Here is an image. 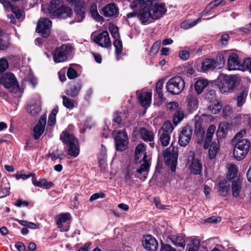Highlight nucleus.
<instances>
[{
    "mask_svg": "<svg viewBox=\"0 0 251 251\" xmlns=\"http://www.w3.org/2000/svg\"><path fill=\"white\" fill-rule=\"evenodd\" d=\"M151 1L149 0H133L130 4L133 12L128 13L127 17L131 18L137 16L142 24L147 25L153 20L159 19L166 12L163 4H160L151 8Z\"/></svg>",
    "mask_w": 251,
    "mask_h": 251,
    "instance_id": "1",
    "label": "nucleus"
},
{
    "mask_svg": "<svg viewBox=\"0 0 251 251\" xmlns=\"http://www.w3.org/2000/svg\"><path fill=\"white\" fill-rule=\"evenodd\" d=\"M42 10L59 19H66L73 14L71 8L66 6L61 0H52L49 4H43Z\"/></svg>",
    "mask_w": 251,
    "mask_h": 251,
    "instance_id": "2",
    "label": "nucleus"
},
{
    "mask_svg": "<svg viewBox=\"0 0 251 251\" xmlns=\"http://www.w3.org/2000/svg\"><path fill=\"white\" fill-rule=\"evenodd\" d=\"M135 155L136 161H138L140 159H141L139 161V163L141 164L140 168L136 169V177L144 180L146 179L148 174L150 157L147 155L146 148L143 144H140L136 147Z\"/></svg>",
    "mask_w": 251,
    "mask_h": 251,
    "instance_id": "3",
    "label": "nucleus"
},
{
    "mask_svg": "<svg viewBox=\"0 0 251 251\" xmlns=\"http://www.w3.org/2000/svg\"><path fill=\"white\" fill-rule=\"evenodd\" d=\"M218 79L221 93L226 94L232 93L238 81V78L235 75H228L224 74H221Z\"/></svg>",
    "mask_w": 251,
    "mask_h": 251,
    "instance_id": "4",
    "label": "nucleus"
},
{
    "mask_svg": "<svg viewBox=\"0 0 251 251\" xmlns=\"http://www.w3.org/2000/svg\"><path fill=\"white\" fill-rule=\"evenodd\" d=\"M61 140L68 146V153L70 156L76 157L79 153L78 141L74 136L66 131L60 135Z\"/></svg>",
    "mask_w": 251,
    "mask_h": 251,
    "instance_id": "5",
    "label": "nucleus"
},
{
    "mask_svg": "<svg viewBox=\"0 0 251 251\" xmlns=\"http://www.w3.org/2000/svg\"><path fill=\"white\" fill-rule=\"evenodd\" d=\"M234 147L233 154L237 160L243 159L247 155L251 146V143L248 139L233 141Z\"/></svg>",
    "mask_w": 251,
    "mask_h": 251,
    "instance_id": "6",
    "label": "nucleus"
},
{
    "mask_svg": "<svg viewBox=\"0 0 251 251\" xmlns=\"http://www.w3.org/2000/svg\"><path fill=\"white\" fill-rule=\"evenodd\" d=\"M164 161L166 165H171V170H176V165L178 157V149L172 142L169 148L163 151Z\"/></svg>",
    "mask_w": 251,
    "mask_h": 251,
    "instance_id": "7",
    "label": "nucleus"
},
{
    "mask_svg": "<svg viewBox=\"0 0 251 251\" xmlns=\"http://www.w3.org/2000/svg\"><path fill=\"white\" fill-rule=\"evenodd\" d=\"M185 82L180 76H174L167 82L166 86L167 90L172 94L178 95L184 89Z\"/></svg>",
    "mask_w": 251,
    "mask_h": 251,
    "instance_id": "8",
    "label": "nucleus"
},
{
    "mask_svg": "<svg viewBox=\"0 0 251 251\" xmlns=\"http://www.w3.org/2000/svg\"><path fill=\"white\" fill-rule=\"evenodd\" d=\"M0 82L4 88L9 89L11 92L15 93L19 89L16 79L12 73H8L2 75Z\"/></svg>",
    "mask_w": 251,
    "mask_h": 251,
    "instance_id": "9",
    "label": "nucleus"
},
{
    "mask_svg": "<svg viewBox=\"0 0 251 251\" xmlns=\"http://www.w3.org/2000/svg\"><path fill=\"white\" fill-rule=\"evenodd\" d=\"M52 23L48 18H41L36 27V31L43 37H47L50 34Z\"/></svg>",
    "mask_w": 251,
    "mask_h": 251,
    "instance_id": "10",
    "label": "nucleus"
},
{
    "mask_svg": "<svg viewBox=\"0 0 251 251\" xmlns=\"http://www.w3.org/2000/svg\"><path fill=\"white\" fill-rule=\"evenodd\" d=\"M71 215L69 213H61L56 218V224L57 227L62 232H66L69 230Z\"/></svg>",
    "mask_w": 251,
    "mask_h": 251,
    "instance_id": "11",
    "label": "nucleus"
},
{
    "mask_svg": "<svg viewBox=\"0 0 251 251\" xmlns=\"http://www.w3.org/2000/svg\"><path fill=\"white\" fill-rule=\"evenodd\" d=\"M114 139L116 150L121 151H125L128 141L126 133L124 131L118 132Z\"/></svg>",
    "mask_w": 251,
    "mask_h": 251,
    "instance_id": "12",
    "label": "nucleus"
},
{
    "mask_svg": "<svg viewBox=\"0 0 251 251\" xmlns=\"http://www.w3.org/2000/svg\"><path fill=\"white\" fill-rule=\"evenodd\" d=\"M70 47L65 45L56 49L53 54L54 62L59 63L66 61L70 53Z\"/></svg>",
    "mask_w": 251,
    "mask_h": 251,
    "instance_id": "13",
    "label": "nucleus"
},
{
    "mask_svg": "<svg viewBox=\"0 0 251 251\" xmlns=\"http://www.w3.org/2000/svg\"><path fill=\"white\" fill-rule=\"evenodd\" d=\"M225 53H229V56L227 59L228 69L231 70H244V67L241 66L239 60L238 56L233 52L227 50L224 51Z\"/></svg>",
    "mask_w": 251,
    "mask_h": 251,
    "instance_id": "14",
    "label": "nucleus"
},
{
    "mask_svg": "<svg viewBox=\"0 0 251 251\" xmlns=\"http://www.w3.org/2000/svg\"><path fill=\"white\" fill-rule=\"evenodd\" d=\"M74 6L75 22H81L85 18V3L83 1H76V3L74 4Z\"/></svg>",
    "mask_w": 251,
    "mask_h": 251,
    "instance_id": "15",
    "label": "nucleus"
},
{
    "mask_svg": "<svg viewBox=\"0 0 251 251\" xmlns=\"http://www.w3.org/2000/svg\"><path fill=\"white\" fill-rule=\"evenodd\" d=\"M142 244L145 249L149 251H156L158 246L156 239L151 235L144 237Z\"/></svg>",
    "mask_w": 251,
    "mask_h": 251,
    "instance_id": "16",
    "label": "nucleus"
},
{
    "mask_svg": "<svg viewBox=\"0 0 251 251\" xmlns=\"http://www.w3.org/2000/svg\"><path fill=\"white\" fill-rule=\"evenodd\" d=\"M94 41L96 44L103 48H107L111 45L109 34L107 31L99 34L94 38Z\"/></svg>",
    "mask_w": 251,
    "mask_h": 251,
    "instance_id": "17",
    "label": "nucleus"
},
{
    "mask_svg": "<svg viewBox=\"0 0 251 251\" xmlns=\"http://www.w3.org/2000/svg\"><path fill=\"white\" fill-rule=\"evenodd\" d=\"M192 134V130L189 126L184 127L180 131L178 142L182 147H185L190 142Z\"/></svg>",
    "mask_w": 251,
    "mask_h": 251,
    "instance_id": "18",
    "label": "nucleus"
},
{
    "mask_svg": "<svg viewBox=\"0 0 251 251\" xmlns=\"http://www.w3.org/2000/svg\"><path fill=\"white\" fill-rule=\"evenodd\" d=\"M242 188V179L237 177L232 181L231 190L233 197L240 199H243L245 196L241 195Z\"/></svg>",
    "mask_w": 251,
    "mask_h": 251,
    "instance_id": "19",
    "label": "nucleus"
},
{
    "mask_svg": "<svg viewBox=\"0 0 251 251\" xmlns=\"http://www.w3.org/2000/svg\"><path fill=\"white\" fill-rule=\"evenodd\" d=\"M41 109V102L39 98L31 100L26 107L27 112L33 116L38 114Z\"/></svg>",
    "mask_w": 251,
    "mask_h": 251,
    "instance_id": "20",
    "label": "nucleus"
},
{
    "mask_svg": "<svg viewBox=\"0 0 251 251\" xmlns=\"http://www.w3.org/2000/svg\"><path fill=\"white\" fill-rule=\"evenodd\" d=\"M136 94L141 104L144 107L149 106L151 100V93L145 91H137Z\"/></svg>",
    "mask_w": 251,
    "mask_h": 251,
    "instance_id": "21",
    "label": "nucleus"
},
{
    "mask_svg": "<svg viewBox=\"0 0 251 251\" xmlns=\"http://www.w3.org/2000/svg\"><path fill=\"white\" fill-rule=\"evenodd\" d=\"M46 124V117L42 116L40 117L38 123L33 129L34 137L37 139L44 133Z\"/></svg>",
    "mask_w": 251,
    "mask_h": 251,
    "instance_id": "22",
    "label": "nucleus"
},
{
    "mask_svg": "<svg viewBox=\"0 0 251 251\" xmlns=\"http://www.w3.org/2000/svg\"><path fill=\"white\" fill-rule=\"evenodd\" d=\"M167 241L169 243H172L174 245L184 248L185 241L183 235L171 234L168 236Z\"/></svg>",
    "mask_w": 251,
    "mask_h": 251,
    "instance_id": "23",
    "label": "nucleus"
},
{
    "mask_svg": "<svg viewBox=\"0 0 251 251\" xmlns=\"http://www.w3.org/2000/svg\"><path fill=\"white\" fill-rule=\"evenodd\" d=\"M230 128L231 125L229 124L226 123H221L216 133L217 138H223L226 137Z\"/></svg>",
    "mask_w": 251,
    "mask_h": 251,
    "instance_id": "24",
    "label": "nucleus"
},
{
    "mask_svg": "<svg viewBox=\"0 0 251 251\" xmlns=\"http://www.w3.org/2000/svg\"><path fill=\"white\" fill-rule=\"evenodd\" d=\"M102 12L105 17L114 16L118 13V8L114 3H110L102 9Z\"/></svg>",
    "mask_w": 251,
    "mask_h": 251,
    "instance_id": "25",
    "label": "nucleus"
},
{
    "mask_svg": "<svg viewBox=\"0 0 251 251\" xmlns=\"http://www.w3.org/2000/svg\"><path fill=\"white\" fill-rule=\"evenodd\" d=\"M141 138L145 141L150 142V145L151 148L153 147L154 144L151 142L154 139V134L152 132L142 127L140 129Z\"/></svg>",
    "mask_w": 251,
    "mask_h": 251,
    "instance_id": "26",
    "label": "nucleus"
},
{
    "mask_svg": "<svg viewBox=\"0 0 251 251\" xmlns=\"http://www.w3.org/2000/svg\"><path fill=\"white\" fill-rule=\"evenodd\" d=\"M81 87L82 85L80 83H76L67 89L65 91V93L66 95L75 98L78 96Z\"/></svg>",
    "mask_w": 251,
    "mask_h": 251,
    "instance_id": "27",
    "label": "nucleus"
},
{
    "mask_svg": "<svg viewBox=\"0 0 251 251\" xmlns=\"http://www.w3.org/2000/svg\"><path fill=\"white\" fill-rule=\"evenodd\" d=\"M208 82L207 79L201 78L197 80L194 84L196 92L198 94H201L208 85Z\"/></svg>",
    "mask_w": 251,
    "mask_h": 251,
    "instance_id": "28",
    "label": "nucleus"
},
{
    "mask_svg": "<svg viewBox=\"0 0 251 251\" xmlns=\"http://www.w3.org/2000/svg\"><path fill=\"white\" fill-rule=\"evenodd\" d=\"M191 172L195 175L200 174L202 170V164L199 160L193 159L190 166Z\"/></svg>",
    "mask_w": 251,
    "mask_h": 251,
    "instance_id": "29",
    "label": "nucleus"
},
{
    "mask_svg": "<svg viewBox=\"0 0 251 251\" xmlns=\"http://www.w3.org/2000/svg\"><path fill=\"white\" fill-rule=\"evenodd\" d=\"M215 130L216 126L214 125H212L208 127L206 134L204 144L203 145V147L205 149L208 148L209 143L211 142Z\"/></svg>",
    "mask_w": 251,
    "mask_h": 251,
    "instance_id": "30",
    "label": "nucleus"
},
{
    "mask_svg": "<svg viewBox=\"0 0 251 251\" xmlns=\"http://www.w3.org/2000/svg\"><path fill=\"white\" fill-rule=\"evenodd\" d=\"M61 97L62 104L66 108L72 110L76 106L77 102L75 100L70 99L66 95H62Z\"/></svg>",
    "mask_w": 251,
    "mask_h": 251,
    "instance_id": "31",
    "label": "nucleus"
},
{
    "mask_svg": "<svg viewBox=\"0 0 251 251\" xmlns=\"http://www.w3.org/2000/svg\"><path fill=\"white\" fill-rule=\"evenodd\" d=\"M227 170V178L228 179H232L237 176L238 171L237 166L234 164H228L226 166Z\"/></svg>",
    "mask_w": 251,
    "mask_h": 251,
    "instance_id": "32",
    "label": "nucleus"
},
{
    "mask_svg": "<svg viewBox=\"0 0 251 251\" xmlns=\"http://www.w3.org/2000/svg\"><path fill=\"white\" fill-rule=\"evenodd\" d=\"M230 184L227 181L225 180L221 181L218 185V189L220 194L222 196H226L228 193Z\"/></svg>",
    "mask_w": 251,
    "mask_h": 251,
    "instance_id": "33",
    "label": "nucleus"
},
{
    "mask_svg": "<svg viewBox=\"0 0 251 251\" xmlns=\"http://www.w3.org/2000/svg\"><path fill=\"white\" fill-rule=\"evenodd\" d=\"M218 66L217 62L213 59H206L202 63L201 68L203 71H206L209 69H213Z\"/></svg>",
    "mask_w": 251,
    "mask_h": 251,
    "instance_id": "34",
    "label": "nucleus"
},
{
    "mask_svg": "<svg viewBox=\"0 0 251 251\" xmlns=\"http://www.w3.org/2000/svg\"><path fill=\"white\" fill-rule=\"evenodd\" d=\"M220 149L218 142H213L210 145L208 150V156L210 159L215 158Z\"/></svg>",
    "mask_w": 251,
    "mask_h": 251,
    "instance_id": "35",
    "label": "nucleus"
},
{
    "mask_svg": "<svg viewBox=\"0 0 251 251\" xmlns=\"http://www.w3.org/2000/svg\"><path fill=\"white\" fill-rule=\"evenodd\" d=\"M187 104L189 110L192 112L198 109L199 101L196 97L191 96L187 99Z\"/></svg>",
    "mask_w": 251,
    "mask_h": 251,
    "instance_id": "36",
    "label": "nucleus"
},
{
    "mask_svg": "<svg viewBox=\"0 0 251 251\" xmlns=\"http://www.w3.org/2000/svg\"><path fill=\"white\" fill-rule=\"evenodd\" d=\"M248 95V91L244 89L240 92L237 97V103L238 107L242 106L246 101V97Z\"/></svg>",
    "mask_w": 251,
    "mask_h": 251,
    "instance_id": "37",
    "label": "nucleus"
},
{
    "mask_svg": "<svg viewBox=\"0 0 251 251\" xmlns=\"http://www.w3.org/2000/svg\"><path fill=\"white\" fill-rule=\"evenodd\" d=\"M90 12L92 18L97 22H101L103 20V18L98 13L97 6L95 3H93L90 7Z\"/></svg>",
    "mask_w": 251,
    "mask_h": 251,
    "instance_id": "38",
    "label": "nucleus"
},
{
    "mask_svg": "<svg viewBox=\"0 0 251 251\" xmlns=\"http://www.w3.org/2000/svg\"><path fill=\"white\" fill-rule=\"evenodd\" d=\"M201 18H199L196 20H188L181 23V27L183 29H187L195 26L198 23L201 22Z\"/></svg>",
    "mask_w": 251,
    "mask_h": 251,
    "instance_id": "39",
    "label": "nucleus"
},
{
    "mask_svg": "<svg viewBox=\"0 0 251 251\" xmlns=\"http://www.w3.org/2000/svg\"><path fill=\"white\" fill-rule=\"evenodd\" d=\"M174 130V127L172 124L169 122L164 123L162 126L161 129L159 130V133H168L171 134Z\"/></svg>",
    "mask_w": 251,
    "mask_h": 251,
    "instance_id": "40",
    "label": "nucleus"
},
{
    "mask_svg": "<svg viewBox=\"0 0 251 251\" xmlns=\"http://www.w3.org/2000/svg\"><path fill=\"white\" fill-rule=\"evenodd\" d=\"M200 241L196 238H191V243L189 244L188 251H198L200 247Z\"/></svg>",
    "mask_w": 251,
    "mask_h": 251,
    "instance_id": "41",
    "label": "nucleus"
},
{
    "mask_svg": "<svg viewBox=\"0 0 251 251\" xmlns=\"http://www.w3.org/2000/svg\"><path fill=\"white\" fill-rule=\"evenodd\" d=\"M58 112V107L54 108L49 115L48 119V125L50 126H53L56 123V116Z\"/></svg>",
    "mask_w": 251,
    "mask_h": 251,
    "instance_id": "42",
    "label": "nucleus"
},
{
    "mask_svg": "<svg viewBox=\"0 0 251 251\" xmlns=\"http://www.w3.org/2000/svg\"><path fill=\"white\" fill-rule=\"evenodd\" d=\"M194 120L195 123V131L203 133L204 130L202 127V119L201 117L197 116H195Z\"/></svg>",
    "mask_w": 251,
    "mask_h": 251,
    "instance_id": "43",
    "label": "nucleus"
},
{
    "mask_svg": "<svg viewBox=\"0 0 251 251\" xmlns=\"http://www.w3.org/2000/svg\"><path fill=\"white\" fill-rule=\"evenodd\" d=\"M222 108V104L219 101H217L213 105L209 106L208 107V111L211 114H217Z\"/></svg>",
    "mask_w": 251,
    "mask_h": 251,
    "instance_id": "44",
    "label": "nucleus"
},
{
    "mask_svg": "<svg viewBox=\"0 0 251 251\" xmlns=\"http://www.w3.org/2000/svg\"><path fill=\"white\" fill-rule=\"evenodd\" d=\"M160 134V141L163 146H167L170 142V135L168 133H159Z\"/></svg>",
    "mask_w": 251,
    "mask_h": 251,
    "instance_id": "45",
    "label": "nucleus"
},
{
    "mask_svg": "<svg viewBox=\"0 0 251 251\" xmlns=\"http://www.w3.org/2000/svg\"><path fill=\"white\" fill-rule=\"evenodd\" d=\"M53 183L51 181H48L45 178H42L40 180L38 187H42L46 189H50L53 187Z\"/></svg>",
    "mask_w": 251,
    "mask_h": 251,
    "instance_id": "46",
    "label": "nucleus"
},
{
    "mask_svg": "<svg viewBox=\"0 0 251 251\" xmlns=\"http://www.w3.org/2000/svg\"><path fill=\"white\" fill-rule=\"evenodd\" d=\"M113 44L116 49V53L117 55L118 56L120 55L123 50V45L122 42L119 40V38H117L115 39Z\"/></svg>",
    "mask_w": 251,
    "mask_h": 251,
    "instance_id": "47",
    "label": "nucleus"
},
{
    "mask_svg": "<svg viewBox=\"0 0 251 251\" xmlns=\"http://www.w3.org/2000/svg\"><path fill=\"white\" fill-rule=\"evenodd\" d=\"M9 42L8 39L3 36H0V50H4L8 48Z\"/></svg>",
    "mask_w": 251,
    "mask_h": 251,
    "instance_id": "48",
    "label": "nucleus"
},
{
    "mask_svg": "<svg viewBox=\"0 0 251 251\" xmlns=\"http://www.w3.org/2000/svg\"><path fill=\"white\" fill-rule=\"evenodd\" d=\"M109 30L115 39L119 38V33L118 32V27L114 25L111 24L109 26Z\"/></svg>",
    "mask_w": 251,
    "mask_h": 251,
    "instance_id": "49",
    "label": "nucleus"
},
{
    "mask_svg": "<svg viewBox=\"0 0 251 251\" xmlns=\"http://www.w3.org/2000/svg\"><path fill=\"white\" fill-rule=\"evenodd\" d=\"M246 130L243 129L237 132L234 137L232 141H240L243 139H247L244 137H246Z\"/></svg>",
    "mask_w": 251,
    "mask_h": 251,
    "instance_id": "50",
    "label": "nucleus"
},
{
    "mask_svg": "<svg viewBox=\"0 0 251 251\" xmlns=\"http://www.w3.org/2000/svg\"><path fill=\"white\" fill-rule=\"evenodd\" d=\"M136 173V169L132 166H129L127 168V173L125 176V179L126 180L128 181L131 179V176L132 175L135 176ZM136 177V176H135Z\"/></svg>",
    "mask_w": 251,
    "mask_h": 251,
    "instance_id": "51",
    "label": "nucleus"
},
{
    "mask_svg": "<svg viewBox=\"0 0 251 251\" xmlns=\"http://www.w3.org/2000/svg\"><path fill=\"white\" fill-rule=\"evenodd\" d=\"M241 66L244 67V70H240L242 71H248L251 73V58H246L244 60L243 63Z\"/></svg>",
    "mask_w": 251,
    "mask_h": 251,
    "instance_id": "52",
    "label": "nucleus"
},
{
    "mask_svg": "<svg viewBox=\"0 0 251 251\" xmlns=\"http://www.w3.org/2000/svg\"><path fill=\"white\" fill-rule=\"evenodd\" d=\"M161 45V41L158 40L156 41L152 46L151 50H150V54L151 55H154L159 50V49L160 48Z\"/></svg>",
    "mask_w": 251,
    "mask_h": 251,
    "instance_id": "53",
    "label": "nucleus"
},
{
    "mask_svg": "<svg viewBox=\"0 0 251 251\" xmlns=\"http://www.w3.org/2000/svg\"><path fill=\"white\" fill-rule=\"evenodd\" d=\"M8 63L7 60L4 57L0 59V73L5 71L8 68Z\"/></svg>",
    "mask_w": 251,
    "mask_h": 251,
    "instance_id": "54",
    "label": "nucleus"
},
{
    "mask_svg": "<svg viewBox=\"0 0 251 251\" xmlns=\"http://www.w3.org/2000/svg\"><path fill=\"white\" fill-rule=\"evenodd\" d=\"M215 61L217 62V64L218 65L217 68H221L224 66L226 61L224 54L223 53L219 54L217 56L216 60Z\"/></svg>",
    "mask_w": 251,
    "mask_h": 251,
    "instance_id": "55",
    "label": "nucleus"
},
{
    "mask_svg": "<svg viewBox=\"0 0 251 251\" xmlns=\"http://www.w3.org/2000/svg\"><path fill=\"white\" fill-rule=\"evenodd\" d=\"M224 5L226 4V1L224 0H215L210 2L208 6L209 9L214 8L219 5Z\"/></svg>",
    "mask_w": 251,
    "mask_h": 251,
    "instance_id": "56",
    "label": "nucleus"
},
{
    "mask_svg": "<svg viewBox=\"0 0 251 251\" xmlns=\"http://www.w3.org/2000/svg\"><path fill=\"white\" fill-rule=\"evenodd\" d=\"M205 99L210 102H212L216 99L215 92L213 90H211L205 94Z\"/></svg>",
    "mask_w": 251,
    "mask_h": 251,
    "instance_id": "57",
    "label": "nucleus"
},
{
    "mask_svg": "<svg viewBox=\"0 0 251 251\" xmlns=\"http://www.w3.org/2000/svg\"><path fill=\"white\" fill-rule=\"evenodd\" d=\"M67 75L70 79H74L77 76L76 71L71 67L68 68Z\"/></svg>",
    "mask_w": 251,
    "mask_h": 251,
    "instance_id": "58",
    "label": "nucleus"
},
{
    "mask_svg": "<svg viewBox=\"0 0 251 251\" xmlns=\"http://www.w3.org/2000/svg\"><path fill=\"white\" fill-rule=\"evenodd\" d=\"M12 12L15 14L17 19L21 21L23 19V17L21 11L16 7H11Z\"/></svg>",
    "mask_w": 251,
    "mask_h": 251,
    "instance_id": "59",
    "label": "nucleus"
},
{
    "mask_svg": "<svg viewBox=\"0 0 251 251\" xmlns=\"http://www.w3.org/2000/svg\"><path fill=\"white\" fill-rule=\"evenodd\" d=\"M179 56L181 59L186 60L189 58L190 54L187 50H181L179 52Z\"/></svg>",
    "mask_w": 251,
    "mask_h": 251,
    "instance_id": "60",
    "label": "nucleus"
},
{
    "mask_svg": "<svg viewBox=\"0 0 251 251\" xmlns=\"http://www.w3.org/2000/svg\"><path fill=\"white\" fill-rule=\"evenodd\" d=\"M113 121L114 123L117 124L118 127H121L120 125L123 124L121 113L116 114L113 119Z\"/></svg>",
    "mask_w": 251,
    "mask_h": 251,
    "instance_id": "61",
    "label": "nucleus"
},
{
    "mask_svg": "<svg viewBox=\"0 0 251 251\" xmlns=\"http://www.w3.org/2000/svg\"><path fill=\"white\" fill-rule=\"evenodd\" d=\"M105 194L100 192V193H98L93 194L91 197L90 198L89 201H93L95 200H96L99 198H103L105 197Z\"/></svg>",
    "mask_w": 251,
    "mask_h": 251,
    "instance_id": "62",
    "label": "nucleus"
},
{
    "mask_svg": "<svg viewBox=\"0 0 251 251\" xmlns=\"http://www.w3.org/2000/svg\"><path fill=\"white\" fill-rule=\"evenodd\" d=\"M183 118V113L180 112V111L177 112L176 113L174 118L173 119L174 122L175 123H179L180 122Z\"/></svg>",
    "mask_w": 251,
    "mask_h": 251,
    "instance_id": "63",
    "label": "nucleus"
},
{
    "mask_svg": "<svg viewBox=\"0 0 251 251\" xmlns=\"http://www.w3.org/2000/svg\"><path fill=\"white\" fill-rule=\"evenodd\" d=\"M223 112L224 116H228L232 112V109L229 105H226L224 107Z\"/></svg>",
    "mask_w": 251,
    "mask_h": 251,
    "instance_id": "64",
    "label": "nucleus"
}]
</instances>
